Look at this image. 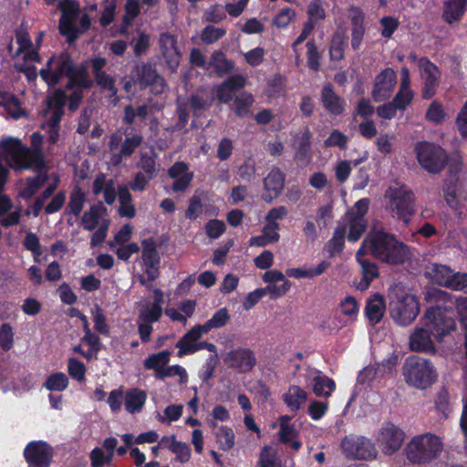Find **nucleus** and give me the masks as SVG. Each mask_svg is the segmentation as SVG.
<instances>
[{"mask_svg":"<svg viewBox=\"0 0 467 467\" xmlns=\"http://www.w3.org/2000/svg\"><path fill=\"white\" fill-rule=\"evenodd\" d=\"M421 321L438 342H441L445 337L456 329L454 318L447 310L441 307L428 308Z\"/></svg>","mask_w":467,"mask_h":467,"instance_id":"nucleus-9","label":"nucleus"},{"mask_svg":"<svg viewBox=\"0 0 467 467\" xmlns=\"http://www.w3.org/2000/svg\"><path fill=\"white\" fill-rule=\"evenodd\" d=\"M306 382L317 397L327 398L331 396L336 388V384L331 379L313 368L307 370Z\"/></svg>","mask_w":467,"mask_h":467,"instance_id":"nucleus-19","label":"nucleus"},{"mask_svg":"<svg viewBox=\"0 0 467 467\" xmlns=\"http://www.w3.org/2000/svg\"><path fill=\"white\" fill-rule=\"evenodd\" d=\"M42 140V135L34 132L31 135L33 148V151H31L22 145L19 139L14 137L4 138L0 140V159H4L6 164L16 171L27 170L38 164Z\"/></svg>","mask_w":467,"mask_h":467,"instance_id":"nucleus-3","label":"nucleus"},{"mask_svg":"<svg viewBox=\"0 0 467 467\" xmlns=\"http://www.w3.org/2000/svg\"><path fill=\"white\" fill-rule=\"evenodd\" d=\"M308 21L314 25V22H317L325 19L326 12L323 8L321 0H312L307 8Z\"/></svg>","mask_w":467,"mask_h":467,"instance_id":"nucleus-60","label":"nucleus"},{"mask_svg":"<svg viewBox=\"0 0 467 467\" xmlns=\"http://www.w3.org/2000/svg\"><path fill=\"white\" fill-rule=\"evenodd\" d=\"M246 79L240 75L233 76L217 88V98L222 103L230 102L237 89L244 87Z\"/></svg>","mask_w":467,"mask_h":467,"instance_id":"nucleus-28","label":"nucleus"},{"mask_svg":"<svg viewBox=\"0 0 467 467\" xmlns=\"http://www.w3.org/2000/svg\"><path fill=\"white\" fill-rule=\"evenodd\" d=\"M359 248H363L364 253H369L379 260L391 265L403 263L409 257V248L381 229L370 230Z\"/></svg>","mask_w":467,"mask_h":467,"instance_id":"nucleus-2","label":"nucleus"},{"mask_svg":"<svg viewBox=\"0 0 467 467\" xmlns=\"http://www.w3.org/2000/svg\"><path fill=\"white\" fill-rule=\"evenodd\" d=\"M62 16L59 21L60 33L67 37L69 42L76 39V28L71 26V20L77 12V4L73 0H63L58 5Z\"/></svg>","mask_w":467,"mask_h":467,"instance_id":"nucleus-22","label":"nucleus"},{"mask_svg":"<svg viewBox=\"0 0 467 467\" xmlns=\"http://www.w3.org/2000/svg\"><path fill=\"white\" fill-rule=\"evenodd\" d=\"M346 229L337 228L334 236L327 244L326 250L330 256L340 253L344 247Z\"/></svg>","mask_w":467,"mask_h":467,"instance_id":"nucleus-52","label":"nucleus"},{"mask_svg":"<svg viewBox=\"0 0 467 467\" xmlns=\"http://www.w3.org/2000/svg\"><path fill=\"white\" fill-rule=\"evenodd\" d=\"M141 256L136 263L140 266L143 275L149 280H155L159 276L161 258L157 250V244L153 238H146L141 241Z\"/></svg>","mask_w":467,"mask_h":467,"instance_id":"nucleus-14","label":"nucleus"},{"mask_svg":"<svg viewBox=\"0 0 467 467\" xmlns=\"http://www.w3.org/2000/svg\"><path fill=\"white\" fill-rule=\"evenodd\" d=\"M171 352L163 350L149 356L144 360V367L146 369L153 370L154 376L157 378L163 368L170 362Z\"/></svg>","mask_w":467,"mask_h":467,"instance_id":"nucleus-40","label":"nucleus"},{"mask_svg":"<svg viewBox=\"0 0 467 467\" xmlns=\"http://www.w3.org/2000/svg\"><path fill=\"white\" fill-rule=\"evenodd\" d=\"M385 203L387 209L407 223L413 213V193L405 185L394 183L386 191Z\"/></svg>","mask_w":467,"mask_h":467,"instance_id":"nucleus-8","label":"nucleus"},{"mask_svg":"<svg viewBox=\"0 0 467 467\" xmlns=\"http://www.w3.org/2000/svg\"><path fill=\"white\" fill-rule=\"evenodd\" d=\"M432 334L421 321L420 326L415 327L409 337V348L413 352L434 354L437 349Z\"/></svg>","mask_w":467,"mask_h":467,"instance_id":"nucleus-17","label":"nucleus"},{"mask_svg":"<svg viewBox=\"0 0 467 467\" xmlns=\"http://www.w3.org/2000/svg\"><path fill=\"white\" fill-rule=\"evenodd\" d=\"M68 386V379L65 373L57 372L47 377L45 387L52 391H63Z\"/></svg>","mask_w":467,"mask_h":467,"instance_id":"nucleus-53","label":"nucleus"},{"mask_svg":"<svg viewBox=\"0 0 467 467\" xmlns=\"http://www.w3.org/2000/svg\"><path fill=\"white\" fill-rule=\"evenodd\" d=\"M341 448L348 458L372 460L378 455L375 444L362 436H348L341 442Z\"/></svg>","mask_w":467,"mask_h":467,"instance_id":"nucleus-13","label":"nucleus"},{"mask_svg":"<svg viewBox=\"0 0 467 467\" xmlns=\"http://www.w3.org/2000/svg\"><path fill=\"white\" fill-rule=\"evenodd\" d=\"M285 286H283L279 289L275 287H264V288H257L252 292H250L246 297L244 298L243 302V306L244 309L249 310L254 306H255L261 298H263L266 294L270 295H280L284 292L285 289Z\"/></svg>","mask_w":467,"mask_h":467,"instance_id":"nucleus-43","label":"nucleus"},{"mask_svg":"<svg viewBox=\"0 0 467 467\" xmlns=\"http://www.w3.org/2000/svg\"><path fill=\"white\" fill-rule=\"evenodd\" d=\"M441 437L432 432L414 435L404 448L405 457L414 464H428L435 461L443 451Z\"/></svg>","mask_w":467,"mask_h":467,"instance_id":"nucleus-4","label":"nucleus"},{"mask_svg":"<svg viewBox=\"0 0 467 467\" xmlns=\"http://www.w3.org/2000/svg\"><path fill=\"white\" fill-rule=\"evenodd\" d=\"M164 294L159 289L152 290L150 297H145L138 303L139 318L146 322H157L162 315Z\"/></svg>","mask_w":467,"mask_h":467,"instance_id":"nucleus-16","label":"nucleus"},{"mask_svg":"<svg viewBox=\"0 0 467 467\" xmlns=\"http://www.w3.org/2000/svg\"><path fill=\"white\" fill-rule=\"evenodd\" d=\"M419 68L421 78L424 79L422 97L427 99H431L435 94V88L438 85L440 78L439 69L426 58L419 59Z\"/></svg>","mask_w":467,"mask_h":467,"instance_id":"nucleus-20","label":"nucleus"},{"mask_svg":"<svg viewBox=\"0 0 467 467\" xmlns=\"http://www.w3.org/2000/svg\"><path fill=\"white\" fill-rule=\"evenodd\" d=\"M188 165L176 162L169 171V175L174 179L172 189L175 192L185 190L192 180V173L188 171Z\"/></svg>","mask_w":467,"mask_h":467,"instance_id":"nucleus-29","label":"nucleus"},{"mask_svg":"<svg viewBox=\"0 0 467 467\" xmlns=\"http://www.w3.org/2000/svg\"><path fill=\"white\" fill-rule=\"evenodd\" d=\"M42 79L48 85L53 86L63 79H67L68 88H76L70 96V109H75L81 99V89L89 86L90 80L85 69H74L69 57L66 54H59L51 57L45 67L40 70Z\"/></svg>","mask_w":467,"mask_h":467,"instance_id":"nucleus-1","label":"nucleus"},{"mask_svg":"<svg viewBox=\"0 0 467 467\" xmlns=\"http://www.w3.org/2000/svg\"><path fill=\"white\" fill-rule=\"evenodd\" d=\"M53 456V448L43 441H30L24 450L28 467H49Z\"/></svg>","mask_w":467,"mask_h":467,"instance_id":"nucleus-15","label":"nucleus"},{"mask_svg":"<svg viewBox=\"0 0 467 467\" xmlns=\"http://www.w3.org/2000/svg\"><path fill=\"white\" fill-rule=\"evenodd\" d=\"M133 228L130 224H125L122 226L114 235L112 241L109 242V245L111 249L125 244L128 243L132 235Z\"/></svg>","mask_w":467,"mask_h":467,"instance_id":"nucleus-57","label":"nucleus"},{"mask_svg":"<svg viewBox=\"0 0 467 467\" xmlns=\"http://www.w3.org/2000/svg\"><path fill=\"white\" fill-rule=\"evenodd\" d=\"M262 278L265 283L269 284V285H267L266 287H275L279 289L286 285L285 289L282 294L271 295L274 297H281L285 296L291 288V282L287 280L285 277V275L278 270L274 269L266 271L263 275Z\"/></svg>","mask_w":467,"mask_h":467,"instance_id":"nucleus-37","label":"nucleus"},{"mask_svg":"<svg viewBox=\"0 0 467 467\" xmlns=\"http://www.w3.org/2000/svg\"><path fill=\"white\" fill-rule=\"evenodd\" d=\"M0 114H7L14 119L24 115L18 99L2 89H0Z\"/></svg>","mask_w":467,"mask_h":467,"instance_id":"nucleus-33","label":"nucleus"},{"mask_svg":"<svg viewBox=\"0 0 467 467\" xmlns=\"http://www.w3.org/2000/svg\"><path fill=\"white\" fill-rule=\"evenodd\" d=\"M231 317L226 307H221L213 313L212 317L208 319L202 327L208 334L213 329L224 327L230 320Z\"/></svg>","mask_w":467,"mask_h":467,"instance_id":"nucleus-46","label":"nucleus"},{"mask_svg":"<svg viewBox=\"0 0 467 467\" xmlns=\"http://www.w3.org/2000/svg\"><path fill=\"white\" fill-rule=\"evenodd\" d=\"M112 250L119 260L127 261L131 255L140 252V245L137 243L132 242L118 246Z\"/></svg>","mask_w":467,"mask_h":467,"instance_id":"nucleus-64","label":"nucleus"},{"mask_svg":"<svg viewBox=\"0 0 467 467\" xmlns=\"http://www.w3.org/2000/svg\"><path fill=\"white\" fill-rule=\"evenodd\" d=\"M147 395L144 391L133 389L124 396L125 409L129 413L140 412L146 401Z\"/></svg>","mask_w":467,"mask_h":467,"instance_id":"nucleus-38","label":"nucleus"},{"mask_svg":"<svg viewBox=\"0 0 467 467\" xmlns=\"http://www.w3.org/2000/svg\"><path fill=\"white\" fill-rule=\"evenodd\" d=\"M18 49L16 53V61L15 67L17 70L25 72L28 80L36 78L37 73L35 67L30 64L38 60V54L33 47L26 32H18L16 36Z\"/></svg>","mask_w":467,"mask_h":467,"instance_id":"nucleus-11","label":"nucleus"},{"mask_svg":"<svg viewBox=\"0 0 467 467\" xmlns=\"http://www.w3.org/2000/svg\"><path fill=\"white\" fill-rule=\"evenodd\" d=\"M160 46L167 67L171 72H175L181 61V53L174 36L169 34L161 35Z\"/></svg>","mask_w":467,"mask_h":467,"instance_id":"nucleus-24","label":"nucleus"},{"mask_svg":"<svg viewBox=\"0 0 467 467\" xmlns=\"http://www.w3.org/2000/svg\"><path fill=\"white\" fill-rule=\"evenodd\" d=\"M285 176L279 169H273L265 179V189L266 194L264 196L265 201H271L275 198L283 190Z\"/></svg>","mask_w":467,"mask_h":467,"instance_id":"nucleus-30","label":"nucleus"},{"mask_svg":"<svg viewBox=\"0 0 467 467\" xmlns=\"http://www.w3.org/2000/svg\"><path fill=\"white\" fill-rule=\"evenodd\" d=\"M348 16L352 21V47L357 49L359 47L363 35V15L361 11L356 7H350L348 10Z\"/></svg>","mask_w":467,"mask_h":467,"instance_id":"nucleus-36","label":"nucleus"},{"mask_svg":"<svg viewBox=\"0 0 467 467\" xmlns=\"http://www.w3.org/2000/svg\"><path fill=\"white\" fill-rule=\"evenodd\" d=\"M183 411V406L181 404H171L167 406L163 413H157L156 419L158 421L164 424H171L173 421L178 420Z\"/></svg>","mask_w":467,"mask_h":467,"instance_id":"nucleus-50","label":"nucleus"},{"mask_svg":"<svg viewBox=\"0 0 467 467\" xmlns=\"http://www.w3.org/2000/svg\"><path fill=\"white\" fill-rule=\"evenodd\" d=\"M255 357L248 348H237L230 351L225 358V362L232 368L241 372L250 371L255 365Z\"/></svg>","mask_w":467,"mask_h":467,"instance_id":"nucleus-23","label":"nucleus"},{"mask_svg":"<svg viewBox=\"0 0 467 467\" xmlns=\"http://www.w3.org/2000/svg\"><path fill=\"white\" fill-rule=\"evenodd\" d=\"M207 334L202 325H196L192 327L177 343L178 357L193 354L199 351L200 342L198 340Z\"/></svg>","mask_w":467,"mask_h":467,"instance_id":"nucleus-21","label":"nucleus"},{"mask_svg":"<svg viewBox=\"0 0 467 467\" xmlns=\"http://www.w3.org/2000/svg\"><path fill=\"white\" fill-rule=\"evenodd\" d=\"M322 101L324 107L332 114H340L344 109V101L335 94L330 85L324 87Z\"/></svg>","mask_w":467,"mask_h":467,"instance_id":"nucleus-39","label":"nucleus"},{"mask_svg":"<svg viewBox=\"0 0 467 467\" xmlns=\"http://www.w3.org/2000/svg\"><path fill=\"white\" fill-rule=\"evenodd\" d=\"M467 0H443L442 19L449 25L458 24L466 10Z\"/></svg>","mask_w":467,"mask_h":467,"instance_id":"nucleus-27","label":"nucleus"},{"mask_svg":"<svg viewBox=\"0 0 467 467\" xmlns=\"http://www.w3.org/2000/svg\"><path fill=\"white\" fill-rule=\"evenodd\" d=\"M259 467H285L278 455V451L272 446H265L259 454Z\"/></svg>","mask_w":467,"mask_h":467,"instance_id":"nucleus-44","label":"nucleus"},{"mask_svg":"<svg viewBox=\"0 0 467 467\" xmlns=\"http://www.w3.org/2000/svg\"><path fill=\"white\" fill-rule=\"evenodd\" d=\"M47 175L44 171H40L38 175L32 179L27 180L26 182H19V193L23 198H30L32 197L38 188L44 184L47 181Z\"/></svg>","mask_w":467,"mask_h":467,"instance_id":"nucleus-45","label":"nucleus"},{"mask_svg":"<svg viewBox=\"0 0 467 467\" xmlns=\"http://www.w3.org/2000/svg\"><path fill=\"white\" fill-rule=\"evenodd\" d=\"M396 84V72L389 67L382 70L375 78L374 86L371 91L373 99L376 102H381L389 99L394 91Z\"/></svg>","mask_w":467,"mask_h":467,"instance_id":"nucleus-18","label":"nucleus"},{"mask_svg":"<svg viewBox=\"0 0 467 467\" xmlns=\"http://www.w3.org/2000/svg\"><path fill=\"white\" fill-rule=\"evenodd\" d=\"M226 30L223 27L213 26H205L201 33V39L205 44H212L224 36Z\"/></svg>","mask_w":467,"mask_h":467,"instance_id":"nucleus-56","label":"nucleus"},{"mask_svg":"<svg viewBox=\"0 0 467 467\" xmlns=\"http://www.w3.org/2000/svg\"><path fill=\"white\" fill-rule=\"evenodd\" d=\"M66 97L62 90H56L47 101L45 122L42 124V129L46 131L47 140L51 143H56L58 139L59 122L63 115Z\"/></svg>","mask_w":467,"mask_h":467,"instance_id":"nucleus-10","label":"nucleus"},{"mask_svg":"<svg viewBox=\"0 0 467 467\" xmlns=\"http://www.w3.org/2000/svg\"><path fill=\"white\" fill-rule=\"evenodd\" d=\"M414 92L410 88V71L406 67L400 69V83L398 93L393 99V102L399 109H405L413 100Z\"/></svg>","mask_w":467,"mask_h":467,"instance_id":"nucleus-26","label":"nucleus"},{"mask_svg":"<svg viewBox=\"0 0 467 467\" xmlns=\"http://www.w3.org/2000/svg\"><path fill=\"white\" fill-rule=\"evenodd\" d=\"M406 434L404 430L392 422H385L378 430L375 441L385 455L396 453L404 443Z\"/></svg>","mask_w":467,"mask_h":467,"instance_id":"nucleus-12","label":"nucleus"},{"mask_svg":"<svg viewBox=\"0 0 467 467\" xmlns=\"http://www.w3.org/2000/svg\"><path fill=\"white\" fill-rule=\"evenodd\" d=\"M366 253L363 252V248H358L356 254V259L360 265L362 278L357 283L356 287L364 291L368 289L371 282L379 276V269L375 263L369 262L363 258Z\"/></svg>","mask_w":467,"mask_h":467,"instance_id":"nucleus-25","label":"nucleus"},{"mask_svg":"<svg viewBox=\"0 0 467 467\" xmlns=\"http://www.w3.org/2000/svg\"><path fill=\"white\" fill-rule=\"evenodd\" d=\"M141 84L150 87V91L155 94L162 93L166 90V83L161 76H159L154 68L150 66H144L141 68Z\"/></svg>","mask_w":467,"mask_h":467,"instance_id":"nucleus-32","label":"nucleus"},{"mask_svg":"<svg viewBox=\"0 0 467 467\" xmlns=\"http://www.w3.org/2000/svg\"><path fill=\"white\" fill-rule=\"evenodd\" d=\"M278 435L280 441L284 444H290L294 451H298L301 448L302 443L297 439L298 431L294 425L284 422L280 426Z\"/></svg>","mask_w":467,"mask_h":467,"instance_id":"nucleus-42","label":"nucleus"},{"mask_svg":"<svg viewBox=\"0 0 467 467\" xmlns=\"http://www.w3.org/2000/svg\"><path fill=\"white\" fill-rule=\"evenodd\" d=\"M380 34L385 38H390L399 26V20L392 16H384L379 21Z\"/></svg>","mask_w":467,"mask_h":467,"instance_id":"nucleus-63","label":"nucleus"},{"mask_svg":"<svg viewBox=\"0 0 467 467\" xmlns=\"http://www.w3.org/2000/svg\"><path fill=\"white\" fill-rule=\"evenodd\" d=\"M389 314L393 321L400 327L410 326L420 314L417 297L399 285L389 292Z\"/></svg>","mask_w":467,"mask_h":467,"instance_id":"nucleus-5","label":"nucleus"},{"mask_svg":"<svg viewBox=\"0 0 467 467\" xmlns=\"http://www.w3.org/2000/svg\"><path fill=\"white\" fill-rule=\"evenodd\" d=\"M386 310L384 297L379 294H374L368 301L365 313L371 324H378L383 317Z\"/></svg>","mask_w":467,"mask_h":467,"instance_id":"nucleus-31","label":"nucleus"},{"mask_svg":"<svg viewBox=\"0 0 467 467\" xmlns=\"http://www.w3.org/2000/svg\"><path fill=\"white\" fill-rule=\"evenodd\" d=\"M406 383L413 388L425 389L437 379V372L432 363L424 358H408L402 368Z\"/></svg>","mask_w":467,"mask_h":467,"instance_id":"nucleus-7","label":"nucleus"},{"mask_svg":"<svg viewBox=\"0 0 467 467\" xmlns=\"http://www.w3.org/2000/svg\"><path fill=\"white\" fill-rule=\"evenodd\" d=\"M106 213V209L102 204L92 207L88 212H86L82 217V223L84 228L91 231L93 230L103 214Z\"/></svg>","mask_w":467,"mask_h":467,"instance_id":"nucleus-51","label":"nucleus"},{"mask_svg":"<svg viewBox=\"0 0 467 467\" xmlns=\"http://www.w3.org/2000/svg\"><path fill=\"white\" fill-rule=\"evenodd\" d=\"M68 374L78 381L85 379L86 367L83 362L72 358L68 359L67 363Z\"/></svg>","mask_w":467,"mask_h":467,"instance_id":"nucleus-62","label":"nucleus"},{"mask_svg":"<svg viewBox=\"0 0 467 467\" xmlns=\"http://www.w3.org/2000/svg\"><path fill=\"white\" fill-rule=\"evenodd\" d=\"M447 117V113L444 109L443 105L438 101L433 100L425 113V119L434 124L442 123Z\"/></svg>","mask_w":467,"mask_h":467,"instance_id":"nucleus-49","label":"nucleus"},{"mask_svg":"<svg viewBox=\"0 0 467 467\" xmlns=\"http://www.w3.org/2000/svg\"><path fill=\"white\" fill-rule=\"evenodd\" d=\"M254 102V96L249 92H242L234 99V110L238 117L250 113V108Z\"/></svg>","mask_w":467,"mask_h":467,"instance_id":"nucleus-47","label":"nucleus"},{"mask_svg":"<svg viewBox=\"0 0 467 467\" xmlns=\"http://www.w3.org/2000/svg\"><path fill=\"white\" fill-rule=\"evenodd\" d=\"M345 33H337L331 42L330 57L332 60H341L344 57L345 51Z\"/></svg>","mask_w":467,"mask_h":467,"instance_id":"nucleus-55","label":"nucleus"},{"mask_svg":"<svg viewBox=\"0 0 467 467\" xmlns=\"http://www.w3.org/2000/svg\"><path fill=\"white\" fill-rule=\"evenodd\" d=\"M395 143V135L389 133L380 134L375 141L378 151L384 155L390 154L394 150Z\"/></svg>","mask_w":467,"mask_h":467,"instance_id":"nucleus-54","label":"nucleus"},{"mask_svg":"<svg viewBox=\"0 0 467 467\" xmlns=\"http://www.w3.org/2000/svg\"><path fill=\"white\" fill-rule=\"evenodd\" d=\"M452 274V270L445 265L440 264H430L426 267L425 275L432 282L439 285L447 287L449 284V278Z\"/></svg>","mask_w":467,"mask_h":467,"instance_id":"nucleus-34","label":"nucleus"},{"mask_svg":"<svg viewBox=\"0 0 467 467\" xmlns=\"http://www.w3.org/2000/svg\"><path fill=\"white\" fill-rule=\"evenodd\" d=\"M209 67H213L218 73L227 72L232 68V64L226 59L223 52L216 51L213 54Z\"/></svg>","mask_w":467,"mask_h":467,"instance_id":"nucleus-59","label":"nucleus"},{"mask_svg":"<svg viewBox=\"0 0 467 467\" xmlns=\"http://www.w3.org/2000/svg\"><path fill=\"white\" fill-rule=\"evenodd\" d=\"M150 42V35L146 34L143 31L138 30L136 37L132 40L133 50L136 56H140L144 54L149 47Z\"/></svg>","mask_w":467,"mask_h":467,"instance_id":"nucleus-58","label":"nucleus"},{"mask_svg":"<svg viewBox=\"0 0 467 467\" xmlns=\"http://www.w3.org/2000/svg\"><path fill=\"white\" fill-rule=\"evenodd\" d=\"M348 223L343 227L348 231L347 238L349 242H357L367 228L365 218L347 216Z\"/></svg>","mask_w":467,"mask_h":467,"instance_id":"nucleus-41","label":"nucleus"},{"mask_svg":"<svg viewBox=\"0 0 467 467\" xmlns=\"http://www.w3.org/2000/svg\"><path fill=\"white\" fill-rule=\"evenodd\" d=\"M306 391L296 385L291 386L283 395V400L285 405L292 411L298 410L306 403Z\"/></svg>","mask_w":467,"mask_h":467,"instance_id":"nucleus-35","label":"nucleus"},{"mask_svg":"<svg viewBox=\"0 0 467 467\" xmlns=\"http://www.w3.org/2000/svg\"><path fill=\"white\" fill-rule=\"evenodd\" d=\"M215 437L221 450L229 451L234 446L235 436L234 431L230 427H219Z\"/></svg>","mask_w":467,"mask_h":467,"instance_id":"nucleus-48","label":"nucleus"},{"mask_svg":"<svg viewBox=\"0 0 467 467\" xmlns=\"http://www.w3.org/2000/svg\"><path fill=\"white\" fill-rule=\"evenodd\" d=\"M14 346V332L9 324H3L0 327V348L4 351L10 350Z\"/></svg>","mask_w":467,"mask_h":467,"instance_id":"nucleus-61","label":"nucleus"},{"mask_svg":"<svg viewBox=\"0 0 467 467\" xmlns=\"http://www.w3.org/2000/svg\"><path fill=\"white\" fill-rule=\"evenodd\" d=\"M414 152L420 166L430 173L441 172L449 163L451 171L453 169L456 171L461 164L458 155L449 158L441 146L431 142H417L414 146Z\"/></svg>","mask_w":467,"mask_h":467,"instance_id":"nucleus-6","label":"nucleus"}]
</instances>
